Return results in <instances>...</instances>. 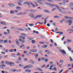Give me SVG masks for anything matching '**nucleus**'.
I'll return each instance as SVG.
<instances>
[{
  "instance_id": "obj_39",
  "label": "nucleus",
  "mask_w": 73,
  "mask_h": 73,
  "mask_svg": "<svg viewBox=\"0 0 73 73\" xmlns=\"http://www.w3.org/2000/svg\"><path fill=\"white\" fill-rule=\"evenodd\" d=\"M24 68L25 69H27V68H28V65L26 66L25 67H24Z\"/></svg>"
},
{
  "instance_id": "obj_4",
  "label": "nucleus",
  "mask_w": 73,
  "mask_h": 73,
  "mask_svg": "<svg viewBox=\"0 0 73 73\" xmlns=\"http://www.w3.org/2000/svg\"><path fill=\"white\" fill-rule=\"evenodd\" d=\"M60 51L63 54H66V52H65V51L64 50H60Z\"/></svg>"
},
{
  "instance_id": "obj_50",
  "label": "nucleus",
  "mask_w": 73,
  "mask_h": 73,
  "mask_svg": "<svg viewBox=\"0 0 73 73\" xmlns=\"http://www.w3.org/2000/svg\"><path fill=\"white\" fill-rule=\"evenodd\" d=\"M65 38V36H64L62 38H61V40L62 41L63 40H64V38Z\"/></svg>"
},
{
  "instance_id": "obj_9",
  "label": "nucleus",
  "mask_w": 73,
  "mask_h": 73,
  "mask_svg": "<svg viewBox=\"0 0 73 73\" xmlns=\"http://www.w3.org/2000/svg\"><path fill=\"white\" fill-rule=\"evenodd\" d=\"M30 16L31 18H34L35 17V15H33V13H31L30 14Z\"/></svg>"
},
{
  "instance_id": "obj_46",
  "label": "nucleus",
  "mask_w": 73,
  "mask_h": 73,
  "mask_svg": "<svg viewBox=\"0 0 73 73\" xmlns=\"http://www.w3.org/2000/svg\"><path fill=\"white\" fill-rule=\"evenodd\" d=\"M0 42L1 43H3V40L2 39H0Z\"/></svg>"
},
{
  "instance_id": "obj_62",
  "label": "nucleus",
  "mask_w": 73,
  "mask_h": 73,
  "mask_svg": "<svg viewBox=\"0 0 73 73\" xmlns=\"http://www.w3.org/2000/svg\"><path fill=\"white\" fill-rule=\"evenodd\" d=\"M4 35H7V34H8V33H7L6 32H5L4 33Z\"/></svg>"
},
{
  "instance_id": "obj_41",
  "label": "nucleus",
  "mask_w": 73,
  "mask_h": 73,
  "mask_svg": "<svg viewBox=\"0 0 73 73\" xmlns=\"http://www.w3.org/2000/svg\"><path fill=\"white\" fill-rule=\"evenodd\" d=\"M35 41L34 40H33L32 41V42L33 44H35Z\"/></svg>"
},
{
  "instance_id": "obj_30",
  "label": "nucleus",
  "mask_w": 73,
  "mask_h": 73,
  "mask_svg": "<svg viewBox=\"0 0 73 73\" xmlns=\"http://www.w3.org/2000/svg\"><path fill=\"white\" fill-rule=\"evenodd\" d=\"M45 52L47 54H49L50 53V52L49 51V50H47L45 51Z\"/></svg>"
},
{
  "instance_id": "obj_36",
  "label": "nucleus",
  "mask_w": 73,
  "mask_h": 73,
  "mask_svg": "<svg viewBox=\"0 0 73 73\" xmlns=\"http://www.w3.org/2000/svg\"><path fill=\"white\" fill-rule=\"evenodd\" d=\"M70 5L71 6H72L73 7V3H72V2H70Z\"/></svg>"
},
{
  "instance_id": "obj_17",
  "label": "nucleus",
  "mask_w": 73,
  "mask_h": 73,
  "mask_svg": "<svg viewBox=\"0 0 73 73\" xmlns=\"http://www.w3.org/2000/svg\"><path fill=\"white\" fill-rule=\"evenodd\" d=\"M16 9H17V10H20L21 9V8L19 7H16Z\"/></svg>"
},
{
  "instance_id": "obj_6",
  "label": "nucleus",
  "mask_w": 73,
  "mask_h": 73,
  "mask_svg": "<svg viewBox=\"0 0 73 73\" xmlns=\"http://www.w3.org/2000/svg\"><path fill=\"white\" fill-rule=\"evenodd\" d=\"M51 5V7H57V8L58 9H60V7L56 5H53V4H52V5Z\"/></svg>"
},
{
  "instance_id": "obj_1",
  "label": "nucleus",
  "mask_w": 73,
  "mask_h": 73,
  "mask_svg": "<svg viewBox=\"0 0 73 73\" xmlns=\"http://www.w3.org/2000/svg\"><path fill=\"white\" fill-rule=\"evenodd\" d=\"M5 63L7 65H9L11 66H12L15 65V63L12 62H9L7 61H5Z\"/></svg>"
},
{
  "instance_id": "obj_58",
  "label": "nucleus",
  "mask_w": 73,
  "mask_h": 73,
  "mask_svg": "<svg viewBox=\"0 0 73 73\" xmlns=\"http://www.w3.org/2000/svg\"><path fill=\"white\" fill-rule=\"evenodd\" d=\"M50 41L51 42H52V44H53V43H54V42H53V40H52L50 39Z\"/></svg>"
},
{
  "instance_id": "obj_2",
  "label": "nucleus",
  "mask_w": 73,
  "mask_h": 73,
  "mask_svg": "<svg viewBox=\"0 0 73 73\" xmlns=\"http://www.w3.org/2000/svg\"><path fill=\"white\" fill-rule=\"evenodd\" d=\"M4 62L3 61H1V64H3L1 65L0 66V67L2 68V69L3 68V67H5V65H4V64H3Z\"/></svg>"
},
{
  "instance_id": "obj_57",
  "label": "nucleus",
  "mask_w": 73,
  "mask_h": 73,
  "mask_svg": "<svg viewBox=\"0 0 73 73\" xmlns=\"http://www.w3.org/2000/svg\"><path fill=\"white\" fill-rule=\"evenodd\" d=\"M7 32H8V33H9V34H10V33H9V29H7Z\"/></svg>"
},
{
  "instance_id": "obj_38",
  "label": "nucleus",
  "mask_w": 73,
  "mask_h": 73,
  "mask_svg": "<svg viewBox=\"0 0 73 73\" xmlns=\"http://www.w3.org/2000/svg\"><path fill=\"white\" fill-rule=\"evenodd\" d=\"M68 49L69 50H70V51L72 49H71V48H70L69 46H68Z\"/></svg>"
},
{
  "instance_id": "obj_28",
  "label": "nucleus",
  "mask_w": 73,
  "mask_h": 73,
  "mask_svg": "<svg viewBox=\"0 0 73 73\" xmlns=\"http://www.w3.org/2000/svg\"><path fill=\"white\" fill-rule=\"evenodd\" d=\"M7 42H8V40H4V43H5V44L7 43Z\"/></svg>"
},
{
  "instance_id": "obj_45",
  "label": "nucleus",
  "mask_w": 73,
  "mask_h": 73,
  "mask_svg": "<svg viewBox=\"0 0 73 73\" xmlns=\"http://www.w3.org/2000/svg\"><path fill=\"white\" fill-rule=\"evenodd\" d=\"M44 11L45 12H49V11H48V10H44Z\"/></svg>"
},
{
  "instance_id": "obj_63",
  "label": "nucleus",
  "mask_w": 73,
  "mask_h": 73,
  "mask_svg": "<svg viewBox=\"0 0 73 73\" xmlns=\"http://www.w3.org/2000/svg\"><path fill=\"white\" fill-rule=\"evenodd\" d=\"M30 48V47L29 46H27V49H29Z\"/></svg>"
},
{
  "instance_id": "obj_64",
  "label": "nucleus",
  "mask_w": 73,
  "mask_h": 73,
  "mask_svg": "<svg viewBox=\"0 0 73 73\" xmlns=\"http://www.w3.org/2000/svg\"><path fill=\"white\" fill-rule=\"evenodd\" d=\"M59 33L60 34V35H62V34L63 33V32H60Z\"/></svg>"
},
{
  "instance_id": "obj_3",
  "label": "nucleus",
  "mask_w": 73,
  "mask_h": 73,
  "mask_svg": "<svg viewBox=\"0 0 73 73\" xmlns=\"http://www.w3.org/2000/svg\"><path fill=\"white\" fill-rule=\"evenodd\" d=\"M72 22H72V21H71L70 20H69V21L67 20L66 21V23H69L68 24V25H70L72 24Z\"/></svg>"
},
{
  "instance_id": "obj_35",
  "label": "nucleus",
  "mask_w": 73,
  "mask_h": 73,
  "mask_svg": "<svg viewBox=\"0 0 73 73\" xmlns=\"http://www.w3.org/2000/svg\"><path fill=\"white\" fill-rule=\"evenodd\" d=\"M54 18H60V17L57 15H56L54 17Z\"/></svg>"
},
{
  "instance_id": "obj_10",
  "label": "nucleus",
  "mask_w": 73,
  "mask_h": 73,
  "mask_svg": "<svg viewBox=\"0 0 73 73\" xmlns=\"http://www.w3.org/2000/svg\"><path fill=\"white\" fill-rule=\"evenodd\" d=\"M34 55L35 56V57H36V59H37V57H38V53H36Z\"/></svg>"
},
{
  "instance_id": "obj_31",
  "label": "nucleus",
  "mask_w": 73,
  "mask_h": 73,
  "mask_svg": "<svg viewBox=\"0 0 73 73\" xmlns=\"http://www.w3.org/2000/svg\"><path fill=\"white\" fill-rule=\"evenodd\" d=\"M17 29H18V30H19V31H24V29L20 28H17Z\"/></svg>"
},
{
  "instance_id": "obj_59",
  "label": "nucleus",
  "mask_w": 73,
  "mask_h": 73,
  "mask_svg": "<svg viewBox=\"0 0 73 73\" xmlns=\"http://www.w3.org/2000/svg\"><path fill=\"white\" fill-rule=\"evenodd\" d=\"M39 43L40 44H44V42H39Z\"/></svg>"
},
{
  "instance_id": "obj_7",
  "label": "nucleus",
  "mask_w": 73,
  "mask_h": 73,
  "mask_svg": "<svg viewBox=\"0 0 73 73\" xmlns=\"http://www.w3.org/2000/svg\"><path fill=\"white\" fill-rule=\"evenodd\" d=\"M8 5H9L10 6V7H15V5L9 3H8Z\"/></svg>"
},
{
  "instance_id": "obj_33",
  "label": "nucleus",
  "mask_w": 73,
  "mask_h": 73,
  "mask_svg": "<svg viewBox=\"0 0 73 73\" xmlns=\"http://www.w3.org/2000/svg\"><path fill=\"white\" fill-rule=\"evenodd\" d=\"M11 71L13 72H16V69H15V70L12 69Z\"/></svg>"
},
{
  "instance_id": "obj_18",
  "label": "nucleus",
  "mask_w": 73,
  "mask_h": 73,
  "mask_svg": "<svg viewBox=\"0 0 73 73\" xmlns=\"http://www.w3.org/2000/svg\"><path fill=\"white\" fill-rule=\"evenodd\" d=\"M32 52H37V50H36V49L32 50Z\"/></svg>"
},
{
  "instance_id": "obj_49",
  "label": "nucleus",
  "mask_w": 73,
  "mask_h": 73,
  "mask_svg": "<svg viewBox=\"0 0 73 73\" xmlns=\"http://www.w3.org/2000/svg\"><path fill=\"white\" fill-rule=\"evenodd\" d=\"M47 1H49V2H51V3H52L53 2V1L52 0H47Z\"/></svg>"
},
{
  "instance_id": "obj_29",
  "label": "nucleus",
  "mask_w": 73,
  "mask_h": 73,
  "mask_svg": "<svg viewBox=\"0 0 73 73\" xmlns=\"http://www.w3.org/2000/svg\"><path fill=\"white\" fill-rule=\"evenodd\" d=\"M17 15H23V13L22 12L19 13H17Z\"/></svg>"
},
{
  "instance_id": "obj_12",
  "label": "nucleus",
  "mask_w": 73,
  "mask_h": 73,
  "mask_svg": "<svg viewBox=\"0 0 73 73\" xmlns=\"http://www.w3.org/2000/svg\"><path fill=\"white\" fill-rule=\"evenodd\" d=\"M23 4H27V5H28L29 6H30V5H29V3L28 1L25 2L23 3Z\"/></svg>"
},
{
  "instance_id": "obj_5",
  "label": "nucleus",
  "mask_w": 73,
  "mask_h": 73,
  "mask_svg": "<svg viewBox=\"0 0 73 73\" xmlns=\"http://www.w3.org/2000/svg\"><path fill=\"white\" fill-rule=\"evenodd\" d=\"M30 4L31 5L33 6V7H38V5L37 4H36L35 5L33 4V3H30Z\"/></svg>"
},
{
  "instance_id": "obj_44",
  "label": "nucleus",
  "mask_w": 73,
  "mask_h": 73,
  "mask_svg": "<svg viewBox=\"0 0 73 73\" xmlns=\"http://www.w3.org/2000/svg\"><path fill=\"white\" fill-rule=\"evenodd\" d=\"M53 70H54L55 71H56V70H57V68H56V67H55L53 68Z\"/></svg>"
},
{
  "instance_id": "obj_47",
  "label": "nucleus",
  "mask_w": 73,
  "mask_h": 73,
  "mask_svg": "<svg viewBox=\"0 0 73 73\" xmlns=\"http://www.w3.org/2000/svg\"><path fill=\"white\" fill-rule=\"evenodd\" d=\"M45 65H43L41 66V68H43L45 67Z\"/></svg>"
},
{
  "instance_id": "obj_56",
  "label": "nucleus",
  "mask_w": 73,
  "mask_h": 73,
  "mask_svg": "<svg viewBox=\"0 0 73 73\" xmlns=\"http://www.w3.org/2000/svg\"><path fill=\"white\" fill-rule=\"evenodd\" d=\"M23 46H24V45L23 44L20 47V48H22V47H23Z\"/></svg>"
},
{
  "instance_id": "obj_40",
  "label": "nucleus",
  "mask_w": 73,
  "mask_h": 73,
  "mask_svg": "<svg viewBox=\"0 0 73 73\" xmlns=\"http://www.w3.org/2000/svg\"><path fill=\"white\" fill-rule=\"evenodd\" d=\"M20 53L19 52H18L16 54V56H20Z\"/></svg>"
},
{
  "instance_id": "obj_20",
  "label": "nucleus",
  "mask_w": 73,
  "mask_h": 73,
  "mask_svg": "<svg viewBox=\"0 0 73 73\" xmlns=\"http://www.w3.org/2000/svg\"><path fill=\"white\" fill-rule=\"evenodd\" d=\"M13 50H13V49H9V52H13Z\"/></svg>"
},
{
  "instance_id": "obj_8",
  "label": "nucleus",
  "mask_w": 73,
  "mask_h": 73,
  "mask_svg": "<svg viewBox=\"0 0 73 73\" xmlns=\"http://www.w3.org/2000/svg\"><path fill=\"white\" fill-rule=\"evenodd\" d=\"M64 18L66 19H72V17H68V16H64Z\"/></svg>"
},
{
  "instance_id": "obj_52",
  "label": "nucleus",
  "mask_w": 73,
  "mask_h": 73,
  "mask_svg": "<svg viewBox=\"0 0 73 73\" xmlns=\"http://www.w3.org/2000/svg\"><path fill=\"white\" fill-rule=\"evenodd\" d=\"M69 71V70H67L64 73H67Z\"/></svg>"
},
{
  "instance_id": "obj_34",
  "label": "nucleus",
  "mask_w": 73,
  "mask_h": 73,
  "mask_svg": "<svg viewBox=\"0 0 73 73\" xmlns=\"http://www.w3.org/2000/svg\"><path fill=\"white\" fill-rule=\"evenodd\" d=\"M37 17H38V18H40L41 17H42V15H38L37 16Z\"/></svg>"
},
{
  "instance_id": "obj_15",
  "label": "nucleus",
  "mask_w": 73,
  "mask_h": 73,
  "mask_svg": "<svg viewBox=\"0 0 73 73\" xmlns=\"http://www.w3.org/2000/svg\"><path fill=\"white\" fill-rule=\"evenodd\" d=\"M15 41H16V43L17 45H20V43H19V42H18V40L17 39L15 40Z\"/></svg>"
},
{
  "instance_id": "obj_61",
  "label": "nucleus",
  "mask_w": 73,
  "mask_h": 73,
  "mask_svg": "<svg viewBox=\"0 0 73 73\" xmlns=\"http://www.w3.org/2000/svg\"><path fill=\"white\" fill-rule=\"evenodd\" d=\"M18 4L19 5H20V6H21V5H22V4H21V3H18Z\"/></svg>"
},
{
  "instance_id": "obj_13",
  "label": "nucleus",
  "mask_w": 73,
  "mask_h": 73,
  "mask_svg": "<svg viewBox=\"0 0 73 73\" xmlns=\"http://www.w3.org/2000/svg\"><path fill=\"white\" fill-rule=\"evenodd\" d=\"M30 63H32V64H35V62H34V61H33V60H32V59H31L30 60Z\"/></svg>"
},
{
  "instance_id": "obj_21",
  "label": "nucleus",
  "mask_w": 73,
  "mask_h": 73,
  "mask_svg": "<svg viewBox=\"0 0 73 73\" xmlns=\"http://www.w3.org/2000/svg\"><path fill=\"white\" fill-rule=\"evenodd\" d=\"M67 42H71L72 41V40L69 39H67Z\"/></svg>"
},
{
  "instance_id": "obj_27",
  "label": "nucleus",
  "mask_w": 73,
  "mask_h": 73,
  "mask_svg": "<svg viewBox=\"0 0 73 73\" xmlns=\"http://www.w3.org/2000/svg\"><path fill=\"white\" fill-rule=\"evenodd\" d=\"M46 4L47 5H50V7H53V6H51V5H52V4H51L50 5V3H46Z\"/></svg>"
},
{
  "instance_id": "obj_25",
  "label": "nucleus",
  "mask_w": 73,
  "mask_h": 73,
  "mask_svg": "<svg viewBox=\"0 0 73 73\" xmlns=\"http://www.w3.org/2000/svg\"><path fill=\"white\" fill-rule=\"evenodd\" d=\"M11 14H14L15 13V11H10Z\"/></svg>"
},
{
  "instance_id": "obj_51",
  "label": "nucleus",
  "mask_w": 73,
  "mask_h": 73,
  "mask_svg": "<svg viewBox=\"0 0 73 73\" xmlns=\"http://www.w3.org/2000/svg\"><path fill=\"white\" fill-rule=\"evenodd\" d=\"M45 61L46 62H48V58H46L45 59Z\"/></svg>"
},
{
  "instance_id": "obj_32",
  "label": "nucleus",
  "mask_w": 73,
  "mask_h": 73,
  "mask_svg": "<svg viewBox=\"0 0 73 73\" xmlns=\"http://www.w3.org/2000/svg\"><path fill=\"white\" fill-rule=\"evenodd\" d=\"M27 37V38L28 39H29L31 41L33 39V38H31V37Z\"/></svg>"
},
{
  "instance_id": "obj_26",
  "label": "nucleus",
  "mask_w": 73,
  "mask_h": 73,
  "mask_svg": "<svg viewBox=\"0 0 73 73\" xmlns=\"http://www.w3.org/2000/svg\"><path fill=\"white\" fill-rule=\"evenodd\" d=\"M48 46L47 45H43L42 47L43 48H47Z\"/></svg>"
},
{
  "instance_id": "obj_14",
  "label": "nucleus",
  "mask_w": 73,
  "mask_h": 73,
  "mask_svg": "<svg viewBox=\"0 0 73 73\" xmlns=\"http://www.w3.org/2000/svg\"><path fill=\"white\" fill-rule=\"evenodd\" d=\"M36 70H39V71H40V72H42V71H43V70H42L40 68H39L36 69Z\"/></svg>"
},
{
  "instance_id": "obj_60",
  "label": "nucleus",
  "mask_w": 73,
  "mask_h": 73,
  "mask_svg": "<svg viewBox=\"0 0 73 73\" xmlns=\"http://www.w3.org/2000/svg\"><path fill=\"white\" fill-rule=\"evenodd\" d=\"M24 61H27V60H28V59L27 58H25L24 59Z\"/></svg>"
},
{
  "instance_id": "obj_23",
  "label": "nucleus",
  "mask_w": 73,
  "mask_h": 73,
  "mask_svg": "<svg viewBox=\"0 0 73 73\" xmlns=\"http://www.w3.org/2000/svg\"><path fill=\"white\" fill-rule=\"evenodd\" d=\"M19 40L20 41H21V42H22V43H24L25 42V40H22L21 39H19Z\"/></svg>"
},
{
  "instance_id": "obj_22",
  "label": "nucleus",
  "mask_w": 73,
  "mask_h": 73,
  "mask_svg": "<svg viewBox=\"0 0 73 73\" xmlns=\"http://www.w3.org/2000/svg\"><path fill=\"white\" fill-rule=\"evenodd\" d=\"M28 66V68H32L33 67V66L32 65H27Z\"/></svg>"
},
{
  "instance_id": "obj_43",
  "label": "nucleus",
  "mask_w": 73,
  "mask_h": 73,
  "mask_svg": "<svg viewBox=\"0 0 73 73\" xmlns=\"http://www.w3.org/2000/svg\"><path fill=\"white\" fill-rule=\"evenodd\" d=\"M64 1L66 2V3H68L69 2V0H63Z\"/></svg>"
},
{
  "instance_id": "obj_16",
  "label": "nucleus",
  "mask_w": 73,
  "mask_h": 73,
  "mask_svg": "<svg viewBox=\"0 0 73 73\" xmlns=\"http://www.w3.org/2000/svg\"><path fill=\"white\" fill-rule=\"evenodd\" d=\"M21 35H22V36H23L24 37H26L27 36L26 34L23 33H21Z\"/></svg>"
},
{
  "instance_id": "obj_24",
  "label": "nucleus",
  "mask_w": 73,
  "mask_h": 73,
  "mask_svg": "<svg viewBox=\"0 0 73 73\" xmlns=\"http://www.w3.org/2000/svg\"><path fill=\"white\" fill-rule=\"evenodd\" d=\"M25 72L27 73H29L31 72V70H26L25 71Z\"/></svg>"
},
{
  "instance_id": "obj_42",
  "label": "nucleus",
  "mask_w": 73,
  "mask_h": 73,
  "mask_svg": "<svg viewBox=\"0 0 73 73\" xmlns=\"http://www.w3.org/2000/svg\"><path fill=\"white\" fill-rule=\"evenodd\" d=\"M21 70L19 69V70H16V72H21Z\"/></svg>"
},
{
  "instance_id": "obj_48",
  "label": "nucleus",
  "mask_w": 73,
  "mask_h": 73,
  "mask_svg": "<svg viewBox=\"0 0 73 73\" xmlns=\"http://www.w3.org/2000/svg\"><path fill=\"white\" fill-rule=\"evenodd\" d=\"M29 25H30V26H31V27H33V26L34 25H33V24H29Z\"/></svg>"
},
{
  "instance_id": "obj_53",
  "label": "nucleus",
  "mask_w": 73,
  "mask_h": 73,
  "mask_svg": "<svg viewBox=\"0 0 73 73\" xmlns=\"http://www.w3.org/2000/svg\"><path fill=\"white\" fill-rule=\"evenodd\" d=\"M22 59H21V57H19L18 58V60H19V61H21V60Z\"/></svg>"
},
{
  "instance_id": "obj_55",
  "label": "nucleus",
  "mask_w": 73,
  "mask_h": 73,
  "mask_svg": "<svg viewBox=\"0 0 73 73\" xmlns=\"http://www.w3.org/2000/svg\"><path fill=\"white\" fill-rule=\"evenodd\" d=\"M41 24V23H40V21H38L36 23V24Z\"/></svg>"
},
{
  "instance_id": "obj_11",
  "label": "nucleus",
  "mask_w": 73,
  "mask_h": 73,
  "mask_svg": "<svg viewBox=\"0 0 73 73\" xmlns=\"http://www.w3.org/2000/svg\"><path fill=\"white\" fill-rule=\"evenodd\" d=\"M73 31V30L71 29H68L67 30V31H70L69 32V33L70 34L72 33V32H73V31Z\"/></svg>"
},
{
  "instance_id": "obj_37",
  "label": "nucleus",
  "mask_w": 73,
  "mask_h": 73,
  "mask_svg": "<svg viewBox=\"0 0 73 73\" xmlns=\"http://www.w3.org/2000/svg\"><path fill=\"white\" fill-rule=\"evenodd\" d=\"M31 12H32V13H34L35 12V11H34L33 10H30Z\"/></svg>"
},
{
  "instance_id": "obj_19",
  "label": "nucleus",
  "mask_w": 73,
  "mask_h": 73,
  "mask_svg": "<svg viewBox=\"0 0 73 73\" xmlns=\"http://www.w3.org/2000/svg\"><path fill=\"white\" fill-rule=\"evenodd\" d=\"M0 24H2V25H6V23H4L3 22H1L0 23Z\"/></svg>"
},
{
  "instance_id": "obj_54",
  "label": "nucleus",
  "mask_w": 73,
  "mask_h": 73,
  "mask_svg": "<svg viewBox=\"0 0 73 73\" xmlns=\"http://www.w3.org/2000/svg\"><path fill=\"white\" fill-rule=\"evenodd\" d=\"M64 62V60H60L59 62Z\"/></svg>"
}]
</instances>
